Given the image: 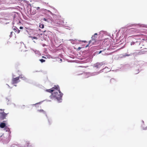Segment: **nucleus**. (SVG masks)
<instances>
[{
	"mask_svg": "<svg viewBox=\"0 0 147 147\" xmlns=\"http://www.w3.org/2000/svg\"><path fill=\"white\" fill-rule=\"evenodd\" d=\"M62 96L63 94L60 91L59 88V90L54 91L50 96V98L51 99H57L59 101H60L61 99Z\"/></svg>",
	"mask_w": 147,
	"mask_h": 147,
	"instance_id": "1",
	"label": "nucleus"
},
{
	"mask_svg": "<svg viewBox=\"0 0 147 147\" xmlns=\"http://www.w3.org/2000/svg\"><path fill=\"white\" fill-rule=\"evenodd\" d=\"M59 90V86L58 85H55L51 88L46 90V91L51 93H53L54 91H57Z\"/></svg>",
	"mask_w": 147,
	"mask_h": 147,
	"instance_id": "2",
	"label": "nucleus"
},
{
	"mask_svg": "<svg viewBox=\"0 0 147 147\" xmlns=\"http://www.w3.org/2000/svg\"><path fill=\"white\" fill-rule=\"evenodd\" d=\"M28 13L29 15H33L36 13V9L35 7L31 8L29 11H28Z\"/></svg>",
	"mask_w": 147,
	"mask_h": 147,
	"instance_id": "3",
	"label": "nucleus"
},
{
	"mask_svg": "<svg viewBox=\"0 0 147 147\" xmlns=\"http://www.w3.org/2000/svg\"><path fill=\"white\" fill-rule=\"evenodd\" d=\"M104 63L103 62L100 63H97L94 64V67L98 69H100L102 67V66L103 67V65Z\"/></svg>",
	"mask_w": 147,
	"mask_h": 147,
	"instance_id": "4",
	"label": "nucleus"
},
{
	"mask_svg": "<svg viewBox=\"0 0 147 147\" xmlns=\"http://www.w3.org/2000/svg\"><path fill=\"white\" fill-rule=\"evenodd\" d=\"M20 77H18L16 78H13L12 80V84H16L18 83L20 81Z\"/></svg>",
	"mask_w": 147,
	"mask_h": 147,
	"instance_id": "5",
	"label": "nucleus"
},
{
	"mask_svg": "<svg viewBox=\"0 0 147 147\" xmlns=\"http://www.w3.org/2000/svg\"><path fill=\"white\" fill-rule=\"evenodd\" d=\"M2 114H0V119L3 120L5 119L8 113H5L4 112H2Z\"/></svg>",
	"mask_w": 147,
	"mask_h": 147,
	"instance_id": "6",
	"label": "nucleus"
},
{
	"mask_svg": "<svg viewBox=\"0 0 147 147\" xmlns=\"http://www.w3.org/2000/svg\"><path fill=\"white\" fill-rule=\"evenodd\" d=\"M13 30L17 33H19L20 32L19 30L16 27L13 26L12 28Z\"/></svg>",
	"mask_w": 147,
	"mask_h": 147,
	"instance_id": "7",
	"label": "nucleus"
},
{
	"mask_svg": "<svg viewBox=\"0 0 147 147\" xmlns=\"http://www.w3.org/2000/svg\"><path fill=\"white\" fill-rule=\"evenodd\" d=\"M93 36H92V39L90 40L89 41V44L87 45L86 46V47H88L89 46V44H90L91 42H92V41H93V42H92V43H93L94 42H95V40H96V39L95 38H93Z\"/></svg>",
	"mask_w": 147,
	"mask_h": 147,
	"instance_id": "8",
	"label": "nucleus"
},
{
	"mask_svg": "<svg viewBox=\"0 0 147 147\" xmlns=\"http://www.w3.org/2000/svg\"><path fill=\"white\" fill-rule=\"evenodd\" d=\"M6 125L5 123H2L0 124V127L1 128H3Z\"/></svg>",
	"mask_w": 147,
	"mask_h": 147,
	"instance_id": "9",
	"label": "nucleus"
},
{
	"mask_svg": "<svg viewBox=\"0 0 147 147\" xmlns=\"http://www.w3.org/2000/svg\"><path fill=\"white\" fill-rule=\"evenodd\" d=\"M116 80L114 78H111L110 80V82L111 83H115L116 82Z\"/></svg>",
	"mask_w": 147,
	"mask_h": 147,
	"instance_id": "10",
	"label": "nucleus"
},
{
	"mask_svg": "<svg viewBox=\"0 0 147 147\" xmlns=\"http://www.w3.org/2000/svg\"><path fill=\"white\" fill-rule=\"evenodd\" d=\"M19 77H20V78L22 79V80H25L26 79V77L22 75L20 76H19Z\"/></svg>",
	"mask_w": 147,
	"mask_h": 147,
	"instance_id": "11",
	"label": "nucleus"
},
{
	"mask_svg": "<svg viewBox=\"0 0 147 147\" xmlns=\"http://www.w3.org/2000/svg\"><path fill=\"white\" fill-rule=\"evenodd\" d=\"M138 36L139 37V38H138V39H140L141 40H144V38H141V37L143 36L142 35H139Z\"/></svg>",
	"mask_w": 147,
	"mask_h": 147,
	"instance_id": "12",
	"label": "nucleus"
},
{
	"mask_svg": "<svg viewBox=\"0 0 147 147\" xmlns=\"http://www.w3.org/2000/svg\"><path fill=\"white\" fill-rule=\"evenodd\" d=\"M30 37L32 38V40H33L34 39H38V38L36 37L30 36Z\"/></svg>",
	"mask_w": 147,
	"mask_h": 147,
	"instance_id": "13",
	"label": "nucleus"
},
{
	"mask_svg": "<svg viewBox=\"0 0 147 147\" xmlns=\"http://www.w3.org/2000/svg\"><path fill=\"white\" fill-rule=\"evenodd\" d=\"M38 111H39V112H40L42 113H45V111H44L42 109H40V110H38Z\"/></svg>",
	"mask_w": 147,
	"mask_h": 147,
	"instance_id": "14",
	"label": "nucleus"
},
{
	"mask_svg": "<svg viewBox=\"0 0 147 147\" xmlns=\"http://www.w3.org/2000/svg\"><path fill=\"white\" fill-rule=\"evenodd\" d=\"M39 27L41 28H43L44 27V25L43 24H40Z\"/></svg>",
	"mask_w": 147,
	"mask_h": 147,
	"instance_id": "15",
	"label": "nucleus"
},
{
	"mask_svg": "<svg viewBox=\"0 0 147 147\" xmlns=\"http://www.w3.org/2000/svg\"><path fill=\"white\" fill-rule=\"evenodd\" d=\"M42 11H47L48 12H50V11L49 10H47V9H41Z\"/></svg>",
	"mask_w": 147,
	"mask_h": 147,
	"instance_id": "16",
	"label": "nucleus"
},
{
	"mask_svg": "<svg viewBox=\"0 0 147 147\" xmlns=\"http://www.w3.org/2000/svg\"><path fill=\"white\" fill-rule=\"evenodd\" d=\"M39 61L41 62V63H43V62H45V60H44L43 59H40L39 60Z\"/></svg>",
	"mask_w": 147,
	"mask_h": 147,
	"instance_id": "17",
	"label": "nucleus"
},
{
	"mask_svg": "<svg viewBox=\"0 0 147 147\" xmlns=\"http://www.w3.org/2000/svg\"><path fill=\"white\" fill-rule=\"evenodd\" d=\"M106 50V49H103L102 50H101L99 51V52L98 53V54H100L102 53V52L104 51L105 50Z\"/></svg>",
	"mask_w": 147,
	"mask_h": 147,
	"instance_id": "18",
	"label": "nucleus"
},
{
	"mask_svg": "<svg viewBox=\"0 0 147 147\" xmlns=\"http://www.w3.org/2000/svg\"><path fill=\"white\" fill-rule=\"evenodd\" d=\"M4 109H0V114H2V112H4Z\"/></svg>",
	"mask_w": 147,
	"mask_h": 147,
	"instance_id": "19",
	"label": "nucleus"
},
{
	"mask_svg": "<svg viewBox=\"0 0 147 147\" xmlns=\"http://www.w3.org/2000/svg\"><path fill=\"white\" fill-rule=\"evenodd\" d=\"M42 20H44V21H47V20L45 18H42Z\"/></svg>",
	"mask_w": 147,
	"mask_h": 147,
	"instance_id": "20",
	"label": "nucleus"
},
{
	"mask_svg": "<svg viewBox=\"0 0 147 147\" xmlns=\"http://www.w3.org/2000/svg\"><path fill=\"white\" fill-rule=\"evenodd\" d=\"M36 9L38 10L40 9V8L39 7H35Z\"/></svg>",
	"mask_w": 147,
	"mask_h": 147,
	"instance_id": "21",
	"label": "nucleus"
},
{
	"mask_svg": "<svg viewBox=\"0 0 147 147\" xmlns=\"http://www.w3.org/2000/svg\"><path fill=\"white\" fill-rule=\"evenodd\" d=\"M135 43L134 42H131V45H134Z\"/></svg>",
	"mask_w": 147,
	"mask_h": 147,
	"instance_id": "22",
	"label": "nucleus"
},
{
	"mask_svg": "<svg viewBox=\"0 0 147 147\" xmlns=\"http://www.w3.org/2000/svg\"><path fill=\"white\" fill-rule=\"evenodd\" d=\"M13 33V32H11V34L10 35V36H12V34Z\"/></svg>",
	"mask_w": 147,
	"mask_h": 147,
	"instance_id": "23",
	"label": "nucleus"
},
{
	"mask_svg": "<svg viewBox=\"0 0 147 147\" xmlns=\"http://www.w3.org/2000/svg\"><path fill=\"white\" fill-rule=\"evenodd\" d=\"M23 28L22 27L20 26V29H23Z\"/></svg>",
	"mask_w": 147,
	"mask_h": 147,
	"instance_id": "24",
	"label": "nucleus"
},
{
	"mask_svg": "<svg viewBox=\"0 0 147 147\" xmlns=\"http://www.w3.org/2000/svg\"><path fill=\"white\" fill-rule=\"evenodd\" d=\"M82 48L81 47H79L78 49V50H80V49H81Z\"/></svg>",
	"mask_w": 147,
	"mask_h": 147,
	"instance_id": "25",
	"label": "nucleus"
},
{
	"mask_svg": "<svg viewBox=\"0 0 147 147\" xmlns=\"http://www.w3.org/2000/svg\"><path fill=\"white\" fill-rule=\"evenodd\" d=\"M97 35V33H95L94 34V37H95V35Z\"/></svg>",
	"mask_w": 147,
	"mask_h": 147,
	"instance_id": "26",
	"label": "nucleus"
},
{
	"mask_svg": "<svg viewBox=\"0 0 147 147\" xmlns=\"http://www.w3.org/2000/svg\"><path fill=\"white\" fill-rule=\"evenodd\" d=\"M143 26L142 27H146V26L145 25H143Z\"/></svg>",
	"mask_w": 147,
	"mask_h": 147,
	"instance_id": "27",
	"label": "nucleus"
},
{
	"mask_svg": "<svg viewBox=\"0 0 147 147\" xmlns=\"http://www.w3.org/2000/svg\"><path fill=\"white\" fill-rule=\"evenodd\" d=\"M42 58H45V59H46V57H44V56H42Z\"/></svg>",
	"mask_w": 147,
	"mask_h": 147,
	"instance_id": "28",
	"label": "nucleus"
},
{
	"mask_svg": "<svg viewBox=\"0 0 147 147\" xmlns=\"http://www.w3.org/2000/svg\"><path fill=\"white\" fill-rule=\"evenodd\" d=\"M83 42H86V41H83Z\"/></svg>",
	"mask_w": 147,
	"mask_h": 147,
	"instance_id": "29",
	"label": "nucleus"
}]
</instances>
